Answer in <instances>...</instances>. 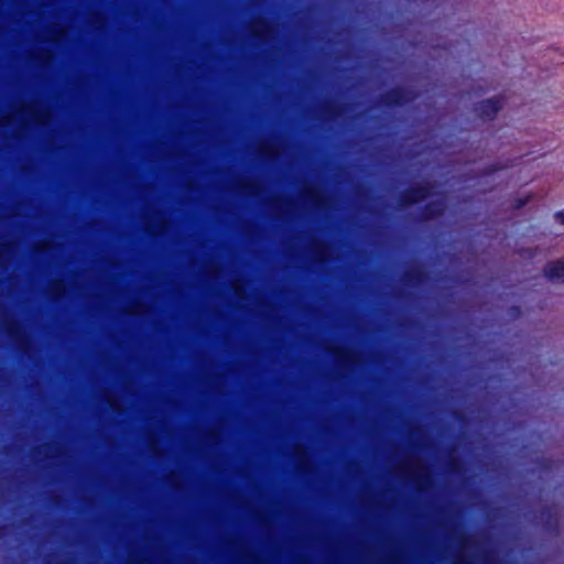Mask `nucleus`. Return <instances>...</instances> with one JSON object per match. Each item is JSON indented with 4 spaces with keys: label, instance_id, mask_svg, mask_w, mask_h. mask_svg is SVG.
Masks as SVG:
<instances>
[{
    "label": "nucleus",
    "instance_id": "obj_3",
    "mask_svg": "<svg viewBox=\"0 0 564 564\" xmlns=\"http://www.w3.org/2000/svg\"><path fill=\"white\" fill-rule=\"evenodd\" d=\"M1 330L18 346L25 351L30 346V337L22 323L13 317H4L1 322Z\"/></svg>",
    "mask_w": 564,
    "mask_h": 564
},
{
    "label": "nucleus",
    "instance_id": "obj_6",
    "mask_svg": "<svg viewBox=\"0 0 564 564\" xmlns=\"http://www.w3.org/2000/svg\"><path fill=\"white\" fill-rule=\"evenodd\" d=\"M305 249L311 260L315 263H325L333 254L330 245L326 241L319 240L315 236L308 237Z\"/></svg>",
    "mask_w": 564,
    "mask_h": 564
},
{
    "label": "nucleus",
    "instance_id": "obj_34",
    "mask_svg": "<svg viewBox=\"0 0 564 564\" xmlns=\"http://www.w3.org/2000/svg\"><path fill=\"white\" fill-rule=\"evenodd\" d=\"M556 220L564 224V213L555 214Z\"/></svg>",
    "mask_w": 564,
    "mask_h": 564
},
{
    "label": "nucleus",
    "instance_id": "obj_23",
    "mask_svg": "<svg viewBox=\"0 0 564 564\" xmlns=\"http://www.w3.org/2000/svg\"><path fill=\"white\" fill-rule=\"evenodd\" d=\"M221 267L217 263H208L204 267V273L212 279H218L221 274Z\"/></svg>",
    "mask_w": 564,
    "mask_h": 564
},
{
    "label": "nucleus",
    "instance_id": "obj_29",
    "mask_svg": "<svg viewBox=\"0 0 564 564\" xmlns=\"http://www.w3.org/2000/svg\"><path fill=\"white\" fill-rule=\"evenodd\" d=\"M457 541H458L459 546L465 547L469 544L470 539L466 534L462 533L458 536Z\"/></svg>",
    "mask_w": 564,
    "mask_h": 564
},
{
    "label": "nucleus",
    "instance_id": "obj_19",
    "mask_svg": "<svg viewBox=\"0 0 564 564\" xmlns=\"http://www.w3.org/2000/svg\"><path fill=\"white\" fill-rule=\"evenodd\" d=\"M164 482L175 490H180L184 486L183 475L176 470L166 473L163 477Z\"/></svg>",
    "mask_w": 564,
    "mask_h": 564
},
{
    "label": "nucleus",
    "instance_id": "obj_27",
    "mask_svg": "<svg viewBox=\"0 0 564 564\" xmlns=\"http://www.w3.org/2000/svg\"><path fill=\"white\" fill-rule=\"evenodd\" d=\"M531 199L530 195H524L521 198H518L514 205L516 209H520L527 205V203Z\"/></svg>",
    "mask_w": 564,
    "mask_h": 564
},
{
    "label": "nucleus",
    "instance_id": "obj_33",
    "mask_svg": "<svg viewBox=\"0 0 564 564\" xmlns=\"http://www.w3.org/2000/svg\"><path fill=\"white\" fill-rule=\"evenodd\" d=\"M64 35V32L59 30L56 34H54L50 40L58 41Z\"/></svg>",
    "mask_w": 564,
    "mask_h": 564
},
{
    "label": "nucleus",
    "instance_id": "obj_7",
    "mask_svg": "<svg viewBox=\"0 0 564 564\" xmlns=\"http://www.w3.org/2000/svg\"><path fill=\"white\" fill-rule=\"evenodd\" d=\"M292 457L294 460L295 470L299 474L307 475L313 471L314 463L310 455L307 447L301 443H295L292 446Z\"/></svg>",
    "mask_w": 564,
    "mask_h": 564
},
{
    "label": "nucleus",
    "instance_id": "obj_38",
    "mask_svg": "<svg viewBox=\"0 0 564 564\" xmlns=\"http://www.w3.org/2000/svg\"><path fill=\"white\" fill-rule=\"evenodd\" d=\"M215 215H216V216H219L220 214H219V213H216Z\"/></svg>",
    "mask_w": 564,
    "mask_h": 564
},
{
    "label": "nucleus",
    "instance_id": "obj_9",
    "mask_svg": "<svg viewBox=\"0 0 564 564\" xmlns=\"http://www.w3.org/2000/svg\"><path fill=\"white\" fill-rule=\"evenodd\" d=\"M44 292L51 301L57 302L67 295V286L62 279L55 278L47 282Z\"/></svg>",
    "mask_w": 564,
    "mask_h": 564
},
{
    "label": "nucleus",
    "instance_id": "obj_24",
    "mask_svg": "<svg viewBox=\"0 0 564 564\" xmlns=\"http://www.w3.org/2000/svg\"><path fill=\"white\" fill-rule=\"evenodd\" d=\"M147 562V557L143 553L139 551H130L128 554V563L129 564H144Z\"/></svg>",
    "mask_w": 564,
    "mask_h": 564
},
{
    "label": "nucleus",
    "instance_id": "obj_12",
    "mask_svg": "<svg viewBox=\"0 0 564 564\" xmlns=\"http://www.w3.org/2000/svg\"><path fill=\"white\" fill-rule=\"evenodd\" d=\"M249 32L253 37L267 40L273 30L269 22L263 19H256L249 25Z\"/></svg>",
    "mask_w": 564,
    "mask_h": 564
},
{
    "label": "nucleus",
    "instance_id": "obj_4",
    "mask_svg": "<svg viewBox=\"0 0 564 564\" xmlns=\"http://www.w3.org/2000/svg\"><path fill=\"white\" fill-rule=\"evenodd\" d=\"M325 350L334 357L337 366L344 369H351L362 362L360 352L350 348L329 344L325 347Z\"/></svg>",
    "mask_w": 564,
    "mask_h": 564
},
{
    "label": "nucleus",
    "instance_id": "obj_28",
    "mask_svg": "<svg viewBox=\"0 0 564 564\" xmlns=\"http://www.w3.org/2000/svg\"><path fill=\"white\" fill-rule=\"evenodd\" d=\"M267 216H274L276 218H283L284 216H313L314 214H282V213H279V214H265ZM327 216L329 214H326Z\"/></svg>",
    "mask_w": 564,
    "mask_h": 564
},
{
    "label": "nucleus",
    "instance_id": "obj_31",
    "mask_svg": "<svg viewBox=\"0 0 564 564\" xmlns=\"http://www.w3.org/2000/svg\"><path fill=\"white\" fill-rule=\"evenodd\" d=\"M254 518L260 522V523H264V516L261 511H254Z\"/></svg>",
    "mask_w": 564,
    "mask_h": 564
},
{
    "label": "nucleus",
    "instance_id": "obj_5",
    "mask_svg": "<svg viewBox=\"0 0 564 564\" xmlns=\"http://www.w3.org/2000/svg\"><path fill=\"white\" fill-rule=\"evenodd\" d=\"M144 231L152 237L164 236L171 227V223L166 217L169 214H138Z\"/></svg>",
    "mask_w": 564,
    "mask_h": 564
},
{
    "label": "nucleus",
    "instance_id": "obj_36",
    "mask_svg": "<svg viewBox=\"0 0 564 564\" xmlns=\"http://www.w3.org/2000/svg\"><path fill=\"white\" fill-rule=\"evenodd\" d=\"M58 564H68V563H67V562H61V563H58Z\"/></svg>",
    "mask_w": 564,
    "mask_h": 564
},
{
    "label": "nucleus",
    "instance_id": "obj_26",
    "mask_svg": "<svg viewBox=\"0 0 564 564\" xmlns=\"http://www.w3.org/2000/svg\"><path fill=\"white\" fill-rule=\"evenodd\" d=\"M387 561L391 564H401L402 556L399 553H391L387 556Z\"/></svg>",
    "mask_w": 564,
    "mask_h": 564
},
{
    "label": "nucleus",
    "instance_id": "obj_20",
    "mask_svg": "<svg viewBox=\"0 0 564 564\" xmlns=\"http://www.w3.org/2000/svg\"><path fill=\"white\" fill-rule=\"evenodd\" d=\"M221 440V431L218 426H212L204 431L203 441L208 445H218Z\"/></svg>",
    "mask_w": 564,
    "mask_h": 564
},
{
    "label": "nucleus",
    "instance_id": "obj_10",
    "mask_svg": "<svg viewBox=\"0 0 564 564\" xmlns=\"http://www.w3.org/2000/svg\"><path fill=\"white\" fill-rule=\"evenodd\" d=\"M432 194L431 186L427 184L416 185L408 189L403 196L405 204H414L430 197Z\"/></svg>",
    "mask_w": 564,
    "mask_h": 564
},
{
    "label": "nucleus",
    "instance_id": "obj_17",
    "mask_svg": "<svg viewBox=\"0 0 564 564\" xmlns=\"http://www.w3.org/2000/svg\"><path fill=\"white\" fill-rule=\"evenodd\" d=\"M230 286L232 289V292L235 296L240 301H247L248 300V285L247 282L243 279L240 278H234L230 281Z\"/></svg>",
    "mask_w": 564,
    "mask_h": 564
},
{
    "label": "nucleus",
    "instance_id": "obj_15",
    "mask_svg": "<svg viewBox=\"0 0 564 564\" xmlns=\"http://www.w3.org/2000/svg\"><path fill=\"white\" fill-rule=\"evenodd\" d=\"M544 274L549 280H561L564 281V258L549 263L544 268Z\"/></svg>",
    "mask_w": 564,
    "mask_h": 564
},
{
    "label": "nucleus",
    "instance_id": "obj_1",
    "mask_svg": "<svg viewBox=\"0 0 564 564\" xmlns=\"http://www.w3.org/2000/svg\"><path fill=\"white\" fill-rule=\"evenodd\" d=\"M392 473L408 478L417 490H426L433 486V478L430 469L419 458H404L393 468Z\"/></svg>",
    "mask_w": 564,
    "mask_h": 564
},
{
    "label": "nucleus",
    "instance_id": "obj_18",
    "mask_svg": "<svg viewBox=\"0 0 564 564\" xmlns=\"http://www.w3.org/2000/svg\"><path fill=\"white\" fill-rule=\"evenodd\" d=\"M15 250V242L14 241H3L0 242V267H6Z\"/></svg>",
    "mask_w": 564,
    "mask_h": 564
},
{
    "label": "nucleus",
    "instance_id": "obj_35",
    "mask_svg": "<svg viewBox=\"0 0 564 564\" xmlns=\"http://www.w3.org/2000/svg\"><path fill=\"white\" fill-rule=\"evenodd\" d=\"M424 217V219H430L431 216H434L435 214H432V213H429V214H422Z\"/></svg>",
    "mask_w": 564,
    "mask_h": 564
},
{
    "label": "nucleus",
    "instance_id": "obj_22",
    "mask_svg": "<svg viewBox=\"0 0 564 564\" xmlns=\"http://www.w3.org/2000/svg\"><path fill=\"white\" fill-rule=\"evenodd\" d=\"M55 247L52 239H41L32 245V251L34 253H46Z\"/></svg>",
    "mask_w": 564,
    "mask_h": 564
},
{
    "label": "nucleus",
    "instance_id": "obj_21",
    "mask_svg": "<svg viewBox=\"0 0 564 564\" xmlns=\"http://www.w3.org/2000/svg\"><path fill=\"white\" fill-rule=\"evenodd\" d=\"M62 446L55 443H45L35 448L36 454H44L45 456H58Z\"/></svg>",
    "mask_w": 564,
    "mask_h": 564
},
{
    "label": "nucleus",
    "instance_id": "obj_14",
    "mask_svg": "<svg viewBox=\"0 0 564 564\" xmlns=\"http://www.w3.org/2000/svg\"><path fill=\"white\" fill-rule=\"evenodd\" d=\"M501 106L500 99H488L480 104L478 111L481 118L491 119L500 110Z\"/></svg>",
    "mask_w": 564,
    "mask_h": 564
},
{
    "label": "nucleus",
    "instance_id": "obj_32",
    "mask_svg": "<svg viewBox=\"0 0 564 564\" xmlns=\"http://www.w3.org/2000/svg\"><path fill=\"white\" fill-rule=\"evenodd\" d=\"M410 275H414L415 279L420 280L421 279V272L420 271H415V272H406L404 274V278H409Z\"/></svg>",
    "mask_w": 564,
    "mask_h": 564
},
{
    "label": "nucleus",
    "instance_id": "obj_11",
    "mask_svg": "<svg viewBox=\"0 0 564 564\" xmlns=\"http://www.w3.org/2000/svg\"><path fill=\"white\" fill-rule=\"evenodd\" d=\"M99 400L106 403L115 413L123 412V402L119 394L111 389L99 391Z\"/></svg>",
    "mask_w": 564,
    "mask_h": 564
},
{
    "label": "nucleus",
    "instance_id": "obj_13",
    "mask_svg": "<svg viewBox=\"0 0 564 564\" xmlns=\"http://www.w3.org/2000/svg\"><path fill=\"white\" fill-rule=\"evenodd\" d=\"M149 311V305L138 299L130 301L121 308V312L128 316H142L148 314Z\"/></svg>",
    "mask_w": 564,
    "mask_h": 564
},
{
    "label": "nucleus",
    "instance_id": "obj_25",
    "mask_svg": "<svg viewBox=\"0 0 564 564\" xmlns=\"http://www.w3.org/2000/svg\"><path fill=\"white\" fill-rule=\"evenodd\" d=\"M43 215L44 214H9V213H6V214H0V219L1 220H7V219H11V218L19 217V216L40 217V216H43Z\"/></svg>",
    "mask_w": 564,
    "mask_h": 564
},
{
    "label": "nucleus",
    "instance_id": "obj_2",
    "mask_svg": "<svg viewBox=\"0 0 564 564\" xmlns=\"http://www.w3.org/2000/svg\"><path fill=\"white\" fill-rule=\"evenodd\" d=\"M26 120L35 124H43L47 119V115L40 110L39 107L33 102H24L15 106L10 113L1 117L0 126L9 127L15 120Z\"/></svg>",
    "mask_w": 564,
    "mask_h": 564
},
{
    "label": "nucleus",
    "instance_id": "obj_16",
    "mask_svg": "<svg viewBox=\"0 0 564 564\" xmlns=\"http://www.w3.org/2000/svg\"><path fill=\"white\" fill-rule=\"evenodd\" d=\"M147 446L151 455L159 457L163 455L159 436L153 431L145 432Z\"/></svg>",
    "mask_w": 564,
    "mask_h": 564
},
{
    "label": "nucleus",
    "instance_id": "obj_8",
    "mask_svg": "<svg viewBox=\"0 0 564 564\" xmlns=\"http://www.w3.org/2000/svg\"><path fill=\"white\" fill-rule=\"evenodd\" d=\"M225 545L238 552L239 561L243 564H265V561L260 558L257 554L242 549V543L238 539H227Z\"/></svg>",
    "mask_w": 564,
    "mask_h": 564
},
{
    "label": "nucleus",
    "instance_id": "obj_37",
    "mask_svg": "<svg viewBox=\"0 0 564 564\" xmlns=\"http://www.w3.org/2000/svg\"><path fill=\"white\" fill-rule=\"evenodd\" d=\"M191 215H192V216H195L196 214H195V213H192Z\"/></svg>",
    "mask_w": 564,
    "mask_h": 564
},
{
    "label": "nucleus",
    "instance_id": "obj_30",
    "mask_svg": "<svg viewBox=\"0 0 564 564\" xmlns=\"http://www.w3.org/2000/svg\"><path fill=\"white\" fill-rule=\"evenodd\" d=\"M452 564H471V562L467 557L459 555L454 558Z\"/></svg>",
    "mask_w": 564,
    "mask_h": 564
}]
</instances>
